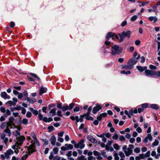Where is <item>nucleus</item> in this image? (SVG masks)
<instances>
[{
  "label": "nucleus",
  "instance_id": "obj_1",
  "mask_svg": "<svg viewBox=\"0 0 160 160\" xmlns=\"http://www.w3.org/2000/svg\"><path fill=\"white\" fill-rule=\"evenodd\" d=\"M145 73L146 76L148 77H152L155 76L156 77H160V71L156 72L154 70L148 69L146 70L145 71Z\"/></svg>",
  "mask_w": 160,
  "mask_h": 160
},
{
  "label": "nucleus",
  "instance_id": "obj_2",
  "mask_svg": "<svg viewBox=\"0 0 160 160\" xmlns=\"http://www.w3.org/2000/svg\"><path fill=\"white\" fill-rule=\"evenodd\" d=\"M0 111L2 113H5L6 112V113L4 114L3 116H1L0 118V121L1 122H2L4 121L5 120V117H7L11 114V111L8 109H7L6 110L4 107H1L0 108Z\"/></svg>",
  "mask_w": 160,
  "mask_h": 160
},
{
  "label": "nucleus",
  "instance_id": "obj_3",
  "mask_svg": "<svg viewBox=\"0 0 160 160\" xmlns=\"http://www.w3.org/2000/svg\"><path fill=\"white\" fill-rule=\"evenodd\" d=\"M111 53L112 55H115L121 53L122 52V48L121 47L116 45H115L111 47Z\"/></svg>",
  "mask_w": 160,
  "mask_h": 160
},
{
  "label": "nucleus",
  "instance_id": "obj_4",
  "mask_svg": "<svg viewBox=\"0 0 160 160\" xmlns=\"http://www.w3.org/2000/svg\"><path fill=\"white\" fill-rule=\"evenodd\" d=\"M131 34V31H127L126 32H123L122 34H119V36L120 37V39L119 41V42H122L125 38V37H127L128 38L130 37Z\"/></svg>",
  "mask_w": 160,
  "mask_h": 160
},
{
  "label": "nucleus",
  "instance_id": "obj_5",
  "mask_svg": "<svg viewBox=\"0 0 160 160\" xmlns=\"http://www.w3.org/2000/svg\"><path fill=\"white\" fill-rule=\"evenodd\" d=\"M122 149L126 156H129L132 153V149L129 148H127L126 145L123 146Z\"/></svg>",
  "mask_w": 160,
  "mask_h": 160
},
{
  "label": "nucleus",
  "instance_id": "obj_6",
  "mask_svg": "<svg viewBox=\"0 0 160 160\" xmlns=\"http://www.w3.org/2000/svg\"><path fill=\"white\" fill-rule=\"evenodd\" d=\"M133 58H131L129 61H131L133 64L135 65L137 62L138 60L140 57V55H138L137 53L135 52L133 54Z\"/></svg>",
  "mask_w": 160,
  "mask_h": 160
},
{
  "label": "nucleus",
  "instance_id": "obj_7",
  "mask_svg": "<svg viewBox=\"0 0 160 160\" xmlns=\"http://www.w3.org/2000/svg\"><path fill=\"white\" fill-rule=\"evenodd\" d=\"M16 139L17 140L16 142V144L18 147L22 145L24 141L25 140V138L24 136H21L16 138Z\"/></svg>",
  "mask_w": 160,
  "mask_h": 160
},
{
  "label": "nucleus",
  "instance_id": "obj_8",
  "mask_svg": "<svg viewBox=\"0 0 160 160\" xmlns=\"http://www.w3.org/2000/svg\"><path fill=\"white\" fill-rule=\"evenodd\" d=\"M31 142L32 144L28 148V152H29L32 153V152H34L35 151L34 147L35 146V142H33V140H32L31 141ZM35 142L36 143L37 145L38 146L39 145V144L38 142V143L37 142Z\"/></svg>",
  "mask_w": 160,
  "mask_h": 160
},
{
  "label": "nucleus",
  "instance_id": "obj_9",
  "mask_svg": "<svg viewBox=\"0 0 160 160\" xmlns=\"http://www.w3.org/2000/svg\"><path fill=\"white\" fill-rule=\"evenodd\" d=\"M84 139H82L77 144L75 145V148H79L80 149H82L85 146V144H84Z\"/></svg>",
  "mask_w": 160,
  "mask_h": 160
},
{
  "label": "nucleus",
  "instance_id": "obj_10",
  "mask_svg": "<svg viewBox=\"0 0 160 160\" xmlns=\"http://www.w3.org/2000/svg\"><path fill=\"white\" fill-rule=\"evenodd\" d=\"M73 148V145L69 144H65V147L62 146L61 148V149L63 151H65L66 150H69L72 149Z\"/></svg>",
  "mask_w": 160,
  "mask_h": 160
},
{
  "label": "nucleus",
  "instance_id": "obj_11",
  "mask_svg": "<svg viewBox=\"0 0 160 160\" xmlns=\"http://www.w3.org/2000/svg\"><path fill=\"white\" fill-rule=\"evenodd\" d=\"M0 137L3 140V142L6 145H7V142L8 141V138L6 137L5 134L4 133H2L1 134Z\"/></svg>",
  "mask_w": 160,
  "mask_h": 160
},
{
  "label": "nucleus",
  "instance_id": "obj_12",
  "mask_svg": "<svg viewBox=\"0 0 160 160\" xmlns=\"http://www.w3.org/2000/svg\"><path fill=\"white\" fill-rule=\"evenodd\" d=\"M152 137L151 135L150 134H148L147 136L146 137L144 140L143 142L145 143H147L148 142V140L150 141H151L152 140Z\"/></svg>",
  "mask_w": 160,
  "mask_h": 160
},
{
  "label": "nucleus",
  "instance_id": "obj_13",
  "mask_svg": "<svg viewBox=\"0 0 160 160\" xmlns=\"http://www.w3.org/2000/svg\"><path fill=\"white\" fill-rule=\"evenodd\" d=\"M102 108V107L99 105H97L94 107L92 110L93 113L94 114L97 113V112Z\"/></svg>",
  "mask_w": 160,
  "mask_h": 160
},
{
  "label": "nucleus",
  "instance_id": "obj_14",
  "mask_svg": "<svg viewBox=\"0 0 160 160\" xmlns=\"http://www.w3.org/2000/svg\"><path fill=\"white\" fill-rule=\"evenodd\" d=\"M131 61H128L127 62V65L123 67L124 68L128 69H131L133 67V66L134 64H133L131 62Z\"/></svg>",
  "mask_w": 160,
  "mask_h": 160
},
{
  "label": "nucleus",
  "instance_id": "obj_15",
  "mask_svg": "<svg viewBox=\"0 0 160 160\" xmlns=\"http://www.w3.org/2000/svg\"><path fill=\"white\" fill-rule=\"evenodd\" d=\"M1 96L5 99H9L10 98V96L8 95L5 92H2L0 94Z\"/></svg>",
  "mask_w": 160,
  "mask_h": 160
},
{
  "label": "nucleus",
  "instance_id": "obj_16",
  "mask_svg": "<svg viewBox=\"0 0 160 160\" xmlns=\"http://www.w3.org/2000/svg\"><path fill=\"white\" fill-rule=\"evenodd\" d=\"M115 36V34L112 32H108L107 33L106 38V40H108L110 38H112V39H114V37Z\"/></svg>",
  "mask_w": 160,
  "mask_h": 160
},
{
  "label": "nucleus",
  "instance_id": "obj_17",
  "mask_svg": "<svg viewBox=\"0 0 160 160\" xmlns=\"http://www.w3.org/2000/svg\"><path fill=\"white\" fill-rule=\"evenodd\" d=\"M87 139L89 141L92 143H96L97 142V140L91 135L88 136Z\"/></svg>",
  "mask_w": 160,
  "mask_h": 160
},
{
  "label": "nucleus",
  "instance_id": "obj_18",
  "mask_svg": "<svg viewBox=\"0 0 160 160\" xmlns=\"http://www.w3.org/2000/svg\"><path fill=\"white\" fill-rule=\"evenodd\" d=\"M49 141L51 144L53 146H54L56 141V138L55 136H52L50 138Z\"/></svg>",
  "mask_w": 160,
  "mask_h": 160
},
{
  "label": "nucleus",
  "instance_id": "obj_19",
  "mask_svg": "<svg viewBox=\"0 0 160 160\" xmlns=\"http://www.w3.org/2000/svg\"><path fill=\"white\" fill-rule=\"evenodd\" d=\"M90 113H86L83 114V115L84 117H85L86 119L93 121V118L92 117L90 116Z\"/></svg>",
  "mask_w": 160,
  "mask_h": 160
},
{
  "label": "nucleus",
  "instance_id": "obj_20",
  "mask_svg": "<svg viewBox=\"0 0 160 160\" xmlns=\"http://www.w3.org/2000/svg\"><path fill=\"white\" fill-rule=\"evenodd\" d=\"M137 69L140 72H142L144 70H147V67L146 66L141 67L139 66H137Z\"/></svg>",
  "mask_w": 160,
  "mask_h": 160
},
{
  "label": "nucleus",
  "instance_id": "obj_21",
  "mask_svg": "<svg viewBox=\"0 0 160 160\" xmlns=\"http://www.w3.org/2000/svg\"><path fill=\"white\" fill-rule=\"evenodd\" d=\"M47 88H45L41 87L39 91V94L41 95L43 93L46 92L47 91Z\"/></svg>",
  "mask_w": 160,
  "mask_h": 160
},
{
  "label": "nucleus",
  "instance_id": "obj_22",
  "mask_svg": "<svg viewBox=\"0 0 160 160\" xmlns=\"http://www.w3.org/2000/svg\"><path fill=\"white\" fill-rule=\"evenodd\" d=\"M14 127V128H16L15 124H12L7 122V128H8L9 129L12 128L13 129Z\"/></svg>",
  "mask_w": 160,
  "mask_h": 160
},
{
  "label": "nucleus",
  "instance_id": "obj_23",
  "mask_svg": "<svg viewBox=\"0 0 160 160\" xmlns=\"http://www.w3.org/2000/svg\"><path fill=\"white\" fill-rule=\"evenodd\" d=\"M148 18L150 21H153L154 23H156L158 20V18L156 17H150Z\"/></svg>",
  "mask_w": 160,
  "mask_h": 160
},
{
  "label": "nucleus",
  "instance_id": "obj_24",
  "mask_svg": "<svg viewBox=\"0 0 160 160\" xmlns=\"http://www.w3.org/2000/svg\"><path fill=\"white\" fill-rule=\"evenodd\" d=\"M3 132L7 133L9 137H10L11 135V132L10 129L8 128H6L3 131Z\"/></svg>",
  "mask_w": 160,
  "mask_h": 160
},
{
  "label": "nucleus",
  "instance_id": "obj_25",
  "mask_svg": "<svg viewBox=\"0 0 160 160\" xmlns=\"http://www.w3.org/2000/svg\"><path fill=\"white\" fill-rule=\"evenodd\" d=\"M70 119H71L72 120L74 121L75 120L76 121V124L77 125H78L77 122H79V117L78 116H76L75 117L74 116H71Z\"/></svg>",
  "mask_w": 160,
  "mask_h": 160
},
{
  "label": "nucleus",
  "instance_id": "obj_26",
  "mask_svg": "<svg viewBox=\"0 0 160 160\" xmlns=\"http://www.w3.org/2000/svg\"><path fill=\"white\" fill-rule=\"evenodd\" d=\"M29 109L35 115H36L38 114V111L37 110L34 109L32 108H30Z\"/></svg>",
  "mask_w": 160,
  "mask_h": 160
},
{
  "label": "nucleus",
  "instance_id": "obj_27",
  "mask_svg": "<svg viewBox=\"0 0 160 160\" xmlns=\"http://www.w3.org/2000/svg\"><path fill=\"white\" fill-rule=\"evenodd\" d=\"M27 101L31 103H32L36 101L35 98H30L29 97H27L26 98Z\"/></svg>",
  "mask_w": 160,
  "mask_h": 160
},
{
  "label": "nucleus",
  "instance_id": "obj_28",
  "mask_svg": "<svg viewBox=\"0 0 160 160\" xmlns=\"http://www.w3.org/2000/svg\"><path fill=\"white\" fill-rule=\"evenodd\" d=\"M56 110L57 109L56 108L52 109L50 112L49 113L51 114H52V116H55L56 114Z\"/></svg>",
  "mask_w": 160,
  "mask_h": 160
},
{
  "label": "nucleus",
  "instance_id": "obj_29",
  "mask_svg": "<svg viewBox=\"0 0 160 160\" xmlns=\"http://www.w3.org/2000/svg\"><path fill=\"white\" fill-rule=\"evenodd\" d=\"M31 135L34 140L35 142H37L38 143V141L37 137L35 133L33 132H32L31 133Z\"/></svg>",
  "mask_w": 160,
  "mask_h": 160
},
{
  "label": "nucleus",
  "instance_id": "obj_30",
  "mask_svg": "<svg viewBox=\"0 0 160 160\" xmlns=\"http://www.w3.org/2000/svg\"><path fill=\"white\" fill-rule=\"evenodd\" d=\"M7 125V122H2L0 125V128L2 129H4L6 128Z\"/></svg>",
  "mask_w": 160,
  "mask_h": 160
},
{
  "label": "nucleus",
  "instance_id": "obj_31",
  "mask_svg": "<svg viewBox=\"0 0 160 160\" xmlns=\"http://www.w3.org/2000/svg\"><path fill=\"white\" fill-rule=\"evenodd\" d=\"M7 104H8L10 106H11L12 105L13 106H15L16 105V103L15 102H13L12 101L10 100L8 101L6 103Z\"/></svg>",
  "mask_w": 160,
  "mask_h": 160
},
{
  "label": "nucleus",
  "instance_id": "obj_32",
  "mask_svg": "<svg viewBox=\"0 0 160 160\" xmlns=\"http://www.w3.org/2000/svg\"><path fill=\"white\" fill-rule=\"evenodd\" d=\"M150 108L154 109L155 110H158V105L156 104H152L150 105Z\"/></svg>",
  "mask_w": 160,
  "mask_h": 160
},
{
  "label": "nucleus",
  "instance_id": "obj_33",
  "mask_svg": "<svg viewBox=\"0 0 160 160\" xmlns=\"http://www.w3.org/2000/svg\"><path fill=\"white\" fill-rule=\"evenodd\" d=\"M13 133L15 136L17 137V138L20 136V133L17 130H15L14 132H13Z\"/></svg>",
  "mask_w": 160,
  "mask_h": 160
},
{
  "label": "nucleus",
  "instance_id": "obj_34",
  "mask_svg": "<svg viewBox=\"0 0 160 160\" xmlns=\"http://www.w3.org/2000/svg\"><path fill=\"white\" fill-rule=\"evenodd\" d=\"M48 131L49 132H50L54 130L55 129L54 127L52 126H48Z\"/></svg>",
  "mask_w": 160,
  "mask_h": 160
},
{
  "label": "nucleus",
  "instance_id": "obj_35",
  "mask_svg": "<svg viewBox=\"0 0 160 160\" xmlns=\"http://www.w3.org/2000/svg\"><path fill=\"white\" fill-rule=\"evenodd\" d=\"M159 143V142L158 141L155 139V140L153 142V143L152 144V147H154L155 146H156L158 145V144Z\"/></svg>",
  "mask_w": 160,
  "mask_h": 160
},
{
  "label": "nucleus",
  "instance_id": "obj_36",
  "mask_svg": "<svg viewBox=\"0 0 160 160\" xmlns=\"http://www.w3.org/2000/svg\"><path fill=\"white\" fill-rule=\"evenodd\" d=\"M14 120V118L13 117H10L9 119V121L8 122L10 123L14 124L13 123Z\"/></svg>",
  "mask_w": 160,
  "mask_h": 160
},
{
  "label": "nucleus",
  "instance_id": "obj_37",
  "mask_svg": "<svg viewBox=\"0 0 160 160\" xmlns=\"http://www.w3.org/2000/svg\"><path fill=\"white\" fill-rule=\"evenodd\" d=\"M68 108H69V107L68 106L64 105L63 106V107H62V111L64 112V111H66L69 109Z\"/></svg>",
  "mask_w": 160,
  "mask_h": 160
},
{
  "label": "nucleus",
  "instance_id": "obj_38",
  "mask_svg": "<svg viewBox=\"0 0 160 160\" xmlns=\"http://www.w3.org/2000/svg\"><path fill=\"white\" fill-rule=\"evenodd\" d=\"M30 75L35 78H37L38 80H40V78L38 77L35 74L33 73H30Z\"/></svg>",
  "mask_w": 160,
  "mask_h": 160
},
{
  "label": "nucleus",
  "instance_id": "obj_39",
  "mask_svg": "<svg viewBox=\"0 0 160 160\" xmlns=\"http://www.w3.org/2000/svg\"><path fill=\"white\" fill-rule=\"evenodd\" d=\"M140 106L142 108L144 109H144L148 107V105L147 103H145L141 105Z\"/></svg>",
  "mask_w": 160,
  "mask_h": 160
},
{
  "label": "nucleus",
  "instance_id": "obj_40",
  "mask_svg": "<svg viewBox=\"0 0 160 160\" xmlns=\"http://www.w3.org/2000/svg\"><path fill=\"white\" fill-rule=\"evenodd\" d=\"M53 151L55 154H57L58 152V148L57 147H55L53 149Z\"/></svg>",
  "mask_w": 160,
  "mask_h": 160
},
{
  "label": "nucleus",
  "instance_id": "obj_41",
  "mask_svg": "<svg viewBox=\"0 0 160 160\" xmlns=\"http://www.w3.org/2000/svg\"><path fill=\"white\" fill-rule=\"evenodd\" d=\"M28 120L27 119L24 118L22 120V122L23 124L26 125L28 124Z\"/></svg>",
  "mask_w": 160,
  "mask_h": 160
},
{
  "label": "nucleus",
  "instance_id": "obj_42",
  "mask_svg": "<svg viewBox=\"0 0 160 160\" xmlns=\"http://www.w3.org/2000/svg\"><path fill=\"white\" fill-rule=\"evenodd\" d=\"M115 160H119V158L118 156V154L117 152H115L114 155Z\"/></svg>",
  "mask_w": 160,
  "mask_h": 160
},
{
  "label": "nucleus",
  "instance_id": "obj_43",
  "mask_svg": "<svg viewBox=\"0 0 160 160\" xmlns=\"http://www.w3.org/2000/svg\"><path fill=\"white\" fill-rule=\"evenodd\" d=\"M113 147L116 150H119L120 149L117 143H115L113 145Z\"/></svg>",
  "mask_w": 160,
  "mask_h": 160
},
{
  "label": "nucleus",
  "instance_id": "obj_44",
  "mask_svg": "<svg viewBox=\"0 0 160 160\" xmlns=\"http://www.w3.org/2000/svg\"><path fill=\"white\" fill-rule=\"evenodd\" d=\"M118 154L121 158H124L125 157V155L124 153L122 152H119Z\"/></svg>",
  "mask_w": 160,
  "mask_h": 160
},
{
  "label": "nucleus",
  "instance_id": "obj_45",
  "mask_svg": "<svg viewBox=\"0 0 160 160\" xmlns=\"http://www.w3.org/2000/svg\"><path fill=\"white\" fill-rule=\"evenodd\" d=\"M6 152L9 155H11L13 153V151L11 149H8L7 151Z\"/></svg>",
  "mask_w": 160,
  "mask_h": 160
},
{
  "label": "nucleus",
  "instance_id": "obj_46",
  "mask_svg": "<svg viewBox=\"0 0 160 160\" xmlns=\"http://www.w3.org/2000/svg\"><path fill=\"white\" fill-rule=\"evenodd\" d=\"M138 17L137 15H134L131 17V20L132 21H134Z\"/></svg>",
  "mask_w": 160,
  "mask_h": 160
},
{
  "label": "nucleus",
  "instance_id": "obj_47",
  "mask_svg": "<svg viewBox=\"0 0 160 160\" xmlns=\"http://www.w3.org/2000/svg\"><path fill=\"white\" fill-rule=\"evenodd\" d=\"M134 152L137 153H138L140 152V148H136L134 149Z\"/></svg>",
  "mask_w": 160,
  "mask_h": 160
},
{
  "label": "nucleus",
  "instance_id": "obj_48",
  "mask_svg": "<svg viewBox=\"0 0 160 160\" xmlns=\"http://www.w3.org/2000/svg\"><path fill=\"white\" fill-rule=\"evenodd\" d=\"M93 154L96 156H99L101 155V153L96 151H93Z\"/></svg>",
  "mask_w": 160,
  "mask_h": 160
},
{
  "label": "nucleus",
  "instance_id": "obj_49",
  "mask_svg": "<svg viewBox=\"0 0 160 160\" xmlns=\"http://www.w3.org/2000/svg\"><path fill=\"white\" fill-rule=\"evenodd\" d=\"M149 68L151 69L155 70L157 69L156 66L151 64L149 65Z\"/></svg>",
  "mask_w": 160,
  "mask_h": 160
},
{
  "label": "nucleus",
  "instance_id": "obj_50",
  "mask_svg": "<svg viewBox=\"0 0 160 160\" xmlns=\"http://www.w3.org/2000/svg\"><path fill=\"white\" fill-rule=\"evenodd\" d=\"M74 105H75V104L73 103H71L69 105V106H68L69 110H71L73 108V107Z\"/></svg>",
  "mask_w": 160,
  "mask_h": 160
},
{
  "label": "nucleus",
  "instance_id": "obj_51",
  "mask_svg": "<svg viewBox=\"0 0 160 160\" xmlns=\"http://www.w3.org/2000/svg\"><path fill=\"white\" fill-rule=\"evenodd\" d=\"M32 116V113L30 112H28L26 113V116L28 118H30Z\"/></svg>",
  "mask_w": 160,
  "mask_h": 160
},
{
  "label": "nucleus",
  "instance_id": "obj_52",
  "mask_svg": "<svg viewBox=\"0 0 160 160\" xmlns=\"http://www.w3.org/2000/svg\"><path fill=\"white\" fill-rule=\"evenodd\" d=\"M72 155V151H69L68 153L66 154V156L67 158L71 157Z\"/></svg>",
  "mask_w": 160,
  "mask_h": 160
},
{
  "label": "nucleus",
  "instance_id": "obj_53",
  "mask_svg": "<svg viewBox=\"0 0 160 160\" xmlns=\"http://www.w3.org/2000/svg\"><path fill=\"white\" fill-rule=\"evenodd\" d=\"M150 151H148L145 154H144L145 158L149 157L150 156Z\"/></svg>",
  "mask_w": 160,
  "mask_h": 160
},
{
  "label": "nucleus",
  "instance_id": "obj_54",
  "mask_svg": "<svg viewBox=\"0 0 160 160\" xmlns=\"http://www.w3.org/2000/svg\"><path fill=\"white\" fill-rule=\"evenodd\" d=\"M119 139L121 141H124L125 140V138L123 136H120L119 137Z\"/></svg>",
  "mask_w": 160,
  "mask_h": 160
},
{
  "label": "nucleus",
  "instance_id": "obj_55",
  "mask_svg": "<svg viewBox=\"0 0 160 160\" xmlns=\"http://www.w3.org/2000/svg\"><path fill=\"white\" fill-rule=\"evenodd\" d=\"M42 141L44 142V144L45 145H47L48 143V141L46 139H42Z\"/></svg>",
  "mask_w": 160,
  "mask_h": 160
},
{
  "label": "nucleus",
  "instance_id": "obj_56",
  "mask_svg": "<svg viewBox=\"0 0 160 160\" xmlns=\"http://www.w3.org/2000/svg\"><path fill=\"white\" fill-rule=\"evenodd\" d=\"M85 157L83 155H82L80 157H78L77 158V160H83Z\"/></svg>",
  "mask_w": 160,
  "mask_h": 160
},
{
  "label": "nucleus",
  "instance_id": "obj_57",
  "mask_svg": "<svg viewBox=\"0 0 160 160\" xmlns=\"http://www.w3.org/2000/svg\"><path fill=\"white\" fill-rule=\"evenodd\" d=\"M64 132L63 131L61 132L60 133H58V137H62L63 136V134H64Z\"/></svg>",
  "mask_w": 160,
  "mask_h": 160
},
{
  "label": "nucleus",
  "instance_id": "obj_58",
  "mask_svg": "<svg viewBox=\"0 0 160 160\" xmlns=\"http://www.w3.org/2000/svg\"><path fill=\"white\" fill-rule=\"evenodd\" d=\"M112 138L114 140H117L118 138V135L117 134H116L112 136Z\"/></svg>",
  "mask_w": 160,
  "mask_h": 160
},
{
  "label": "nucleus",
  "instance_id": "obj_59",
  "mask_svg": "<svg viewBox=\"0 0 160 160\" xmlns=\"http://www.w3.org/2000/svg\"><path fill=\"white\" fill-rule=\"evenodd\" d=\"M55 105L54 104H50L48 106V109L50 110L52 108H54L55 107Z\"/></svg>",
  "mask_w": 160,
  "mask_h": 160
},
{
  "label": "nucleus",
  "instance_id": "obj_60",
  "mask_svg": "<svg viewBox=\"0 0 160 160\" xmlns=\"http://www.w3.org/2000/svg\"><path fill=\"white\" fill-rule=\"evenodd\" d=\"M38 114V115L39 119L40 120H42L43 118V115L40 113H39Z\"/></svg>",
  "mask_w": 160,
  "mask_h": 160
},
{
  "label": "nucleus",
  "instance_id": "obj_61",
  "mask_svg": "<svg viewBox=\"0 0 160 160\" xmlns=\"http://www.w3.org/2000/svg\"><path fill=\"white\" fill-rule=\"evenodd\" d=\"M139 155L140 159H144L145 158L144 154H140Z\"/></svg>",
  "mask_w": 160,
  "mask_h": 160
},
{
  "label": "nucleus",
  "instance_id": "obj_62",
  "mask_svg": "<svg viewBox=\"0 0 160 160\" xmlns=\"http://www.w3.org/2000/svg\"><path fill=\"white\" fill-rule=\"evenodd\" d=\"M80 110V108L79 107H76L73 109V111L75 112H78Z\"/></svg>",
  "mask_w": 160,
  "mask_h": 160
},
{
  "label": "nucleus",
  "instance_id": "obj_63",
  "mask_svg": "<svg viewBox=\"0 0 160 160\" xmlns=\"http://www.w3.org/2000/svg\"><path fill=\"white\" fill-rule=\"evenodd\" d=\"M136 131H137V132H138L139 133H140L142 132V129L140 127H138L136 129Z\"/></svg>",
  "mask_w": 160,
  "mask_h": 160
},
{
  "label": "nucleus",
  "instance_id": "obj_64",
  "mask_svg": "<svg viewBox=\"0 0 160 160\" xmlns=\"http://www.w3.org/2000/svg\"><path fill=\"white\" fill-rule=\"evenodd\" d=\"M28 156L27 154H25V155H23L22 157L21 158L22 160H26V158H27Z\"/></svg>",
  "mask_w": 160,
  "mask_h": 160
}]
</instances>
